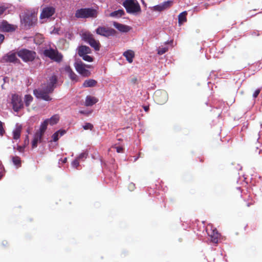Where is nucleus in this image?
Returning <instances> with one entry per match:
<instances>
[{"instance_id":"obj_51","label":"nucleus","mask_w":262,"mask_h":262,"mask_svg":"<svg viewBox=\"0 0 262 262\" xmlns=\"http://www.w3.org/2000/svg\"><path fill=\"white\" fill-rule=\"evenodd\" d=\"M3 176V173H2V171H0V180L2 179Z\"/></svg>"},{"instance_id":"obj_46","label":"nucleus","mask_w":262,"mask_h":262,"mask_svg":"<svg viewBox=\"0 0 262 262\" xmlns=\"http://www.w3.org/2000/svg\"><path fill=\"white\" fill-rule=\"evenodd\" d=\"M57 132L58 133L59 136H60V137L63 136L66 133L65 130H59Z\"/></svg>"},{"instance_id":"obj_6","label":"nucleus","mask_w":262,"mask_h":262,"mask_svg":"<svg viewBox=\"0 0 262 262\" xmlns=\"http://www.w3.org/2000/svg\"><path fill=\"white\" fill-rule=\"evenodd\" d=\"M123 5L129 13H134L140 12L141 8L139 3L134 0H125Z\"/></svg>"},{"instance_id":"obj_10","label":"nucleus","mask_w":262,"mask_h":262,"mask_svg":"<svg viewBox=\"0 0 262 262\" xmlns=\"http://www.w3.org/2000/svg\"><path fill=\"white\" fill-rule=\"evenodd\" d=\"M23 20L26 26H32L37 21V14L35 12H26Z\"/></svg>"},{"instance_id":"obj_18","label":"nucleus","mask_w":262,"mask_h":262,"mask_svg":"<svg viewBox=\"0 0 262 262\" xmlns=\"http://www.w3.org/2000/svg\"><path fill=\"white\" fill-rule=\"evenodd\" d=\"M208 234L210 236L211 241L214 243H217L218 240L220 238V234L216 230V229H214L211 230L210 232L208 231Z\"/></svg>"},{"instance_id":"obj_20","label":"nucleus","mask_w":262,"mask_h":262,"mask_svg":"<svg viewBox=\"0 0 262 262\" xmlns=\"http://www.w3.org/2000/svg\"><path fill=\"white\" fill-rule=\"evenodd\" d=\"M91 52V49L86 46H81L79 47L78 50V54L80 56L85 54H89Z\"/></svg>"},{"instance_id":"obj_33","label":"nucleus","mask_w":262,"mask_h":262,"mask_svg":"<svg viewBox=\"0 0 262 262\" xmlns=\"http://www.w3.org/2000/svg\"><path fill=\"white\" fill-rule=\"evenodd\" d=\"M167 51H168V48H166V47H165V48H160L158 50V54L159 55H163V54L166 53Z\"/></svg>"},{"instance_id":"obj_25","label":"nucleus","mask_w":262,"mask_h":262,"mask_svg":"<svg viewBox=\"0 0 262 262\" xmlns=\"http://www.w3.org/2000/svg\"><path fill=\"white\" fill-rule=\"evenodd\" d=\"M46 120H48V123L51 125H53L58 123L59 120V116L58 115H54L50 119H46Z\"/></svg>"},{"instance_id":"obj_40","label":"nucleus","mask_w":262,"mask_h":262,"mask_svg":"<svg viewBox=\"0 0 262 262\" xmlns=\"http://www.w3.org/2000/svg\"><path fill=\"white\" fill-rule=\"evenodd\" d=\"M113 148H115L116 149V151L118 153H121L123 151V148L120 146H114Z\"/></svg>"},{"instance_id":"obj_42","label":"nucleus","mask_w":262,"mask_h":262,"mask_svg":"<svg viewBox=\"0 0 262 262\" xmlns=\"http://www.w3.org/2000/svg\"><path fill=\"white\" fill-rule=\"evenodd\" d=\"M138 82L137 78L136 77H133L130 79V83L133 84H137Z\"/></svg>"},{"instance_id":"obj_21","label":"nucleus","mask_w":262,"mask_h":262,"mask_svg":"<svg viewBox=\"0 0 262 262\" xmlns=\"http://www.w3.org/2000/svg\"><path fill=\"white\" fill-rule=\"evenodd\" d=\"M123 56L126 58L129 63H132L135 56L134 52L132 50H127L123 53Z\"/></svg>"},{"instance_id":"obj_11","label":"nucleus","mask_w":262,"mask_h":262,"mask_svg":"<svg viewBox=\"0 0 262 262\" xmlns=\"http://www.w3.org/2000/svg\"><path fill=\"white\" fill-rule=\"evenodd\" d=\"M11 103L13 109L15 112H18L23 107V102L20 96L18 95L14 94L12 96Z\"/></svg>"},{"instance_id":"obj_41","label":"nucleus","mask_w":262,"mask_h":262,"mask_svg":"<svg viewBox=\"0 0 262 262\" xmlns=\"http://www.w3.org/2000/svg\"><path fill=\"white\" fill-rule=\"evenodd\" d=\"M25 147H26L25 145H23V146L19 145V146H17V149L18 151H19L20 152H23L24 151Z\"/></svg>"},{"instance_id":"obj_3","label":"nucleus","mask_w":262,"mask_h":262,"mask_svg":"<svg viewBox=\"0 0 262 262\" xmlns=\"http://www.w3.org/2000/svg\"><path fill=\"white\" fill-rule=\"evenodd\" d=\"M17 54L24 62H32L37 56L36 53L32 50L21 49L17 51Z\"/></svg>"},{"instance_id":"obj_28","label":"nucleus","mask_w":262,"mask_h":262,"mask_svg":"<svg viewBox=\"0 0 262 262\" xmlns=\"http://www.w3.org/2000/svg\"><path fill=\"white\" fill-rule=\"evenodd\" d=\"M124 14L123 10H118L115 11L110 14V16L112 17H119L122 16Z\"/></svg>"},{"instance_id":"obj_30","label":"nucleus","mask_w":262,"mask_h":262,"mask_svg":"<svg viewBox=\"0 0 262 262\" xmlns=\"http://www.w3.org/2000/svg\"><path fill=\"white\" fill-rule=\"evenodd\" d=\"M33 97L30 95H26L25 96V103L26 106H29L31 102L33 101Z\"/></svg>"},{"instance_id":"obj_9","label":"nucleus","mask_w":262,"mask_h":262,"mask_svg":"<svg viewBox=\"0 0 262 262\" xmlns=\"http://www.w3.org/2000/svg\"><path fill=\"white\" fill-rule=\"evenodd\" d=\"M154 98L155 101L157 104L161 105L167 101L168 96L166 92L161 90H157L154 93Z\"/></svg>"},{"instance_id":"obj_47","label":"nucleus","mask_w":262,"mask_h":262,"mask_svg":"<svg viewBox=\"0 0 262 262\" xmlns=\"http://www.w3.org/2000/svg\"><path fill=\"white\" fill-rule=\"evenodd\" d=\"M57 132L58 133L59 136H60V137L63 136L66 133L65 130H59Z\"/></svg>"},{"instance_id":"obj_50","label":"nucleus","mask_w":262,"mask_h":262,"mask_svg":"<svg viewBox=\"0 0 262 262\" xmlns=\"http://www.w3.org/2000/svg\"><path fill=\"white\" fill-rule=\"evenodd\" d=\"M67 162V158H65L62 160V163H66Z\"/></svg>"},{"instance_id":"obj_17","label":"nucleus","mask_w":262,"mask_h":262,"mask_svg":"<svg viewBox=\"0 0 262 262\" xmlns=\"http://www.w3.org/2000/svg\"><path fill=\"white\" fill-rule=\"evenodd\" d=\"M113 26L120 32L123 33L128 32L132 29V28L128 26L120 24L116 21L113 23Z\"/></svg>"},{"instance_id":"obj_45","label":"nucleus","mask_w":262,"mask_h":262,"mask_svg":"<svg viewBox=\"0 0 262 262\" xmlns=\"http://www.w3.org/2000/svg\"><path fill=\"white\" fill-rule=\"evenodd\" d=\"M29 143V136L28 135L26 136V138L24 140V145L25 146L27 145Z\"/></svg>"},{"instance_id":"obj_44","label":"nucleus","mask_w":262,"mask_h":262,"mask_svg":"<svg viewBox=\"0 0 262 262\" xmlns=\"http://www.w3.org/2000/svg\"><path fill=\"white\" fill-rule=\"evenodd\" d=\"M259 93H260V90H259V89L256 90L253 93V97L255 98H256L258 96V95H259Z\"/></svg>"},{"instance_id":"obj_14","label":"nucleus","mask_w":262,"mask_h":262,"mask_svg":"<svg viewBox=\"0 0 262 262\" xmlns=\"http://www.w3.org/2000/svg\"><path fill=\"white\" fill-rule=\"evenodd\" d=\"M16 27L13 25L9 24L7 21L3 20L0 25V30L1 31L11 32L15 30Z\"/></svg>"},{"instance_id":"obj_23","label":"nucleus","mask_w":262,"mask_h":262,"mask_svg":"<svg viewBox=\"0 0 262 262\" xmlns=\"http://www.w3.org/2000/svg\"><path fill=\"white\" fill-rule=\"evenodd\" d=\"M97 82L94 79H88L84 81L82 84L84 88L94 87L96 85Z\"/></svg>"},{"instance_id":"obj_24","label":"nucleus","mask_w":262,"mask_h":262,"mask_svg":"<svg viewBox=\"0 0 262 262\" xmlns=\"http://www.w3.org/2000/svg\"><path fill=\"white\" fill-rule=\"evenodd\" d=\"M21 126L19 125L17 126L16 128L13 132V138L14 140H17L19 139L20 136V134L21 132Z\"/></svg>"},{"instance_id":"obj_22","label":"nucleus","mask_w":262,"mask_h":262,"mask_svg":"<svg viewBox=\"0 0 262 262\" xmlns=\"http://www.w3.org/2000/svg\"><path fill=\"white\" fill-rule=\"evenodd\" d=\"M98 100L97 98L94 97L88 96L85 99V104L86 106H92L94 104L98 102Z\"/></svg>"},{"instance_id":"obj_8","label":"nucleus","mask_w":262,"mask_h":262,"mask_svg":"<svg viewBox=\"0 0 262 262\" xmlns=\"http://www.w3.org/2000/svg\"><path fill=\"white\" fill-rule=\"evenodd\" d=\"M74 66L76 71L82 76L84 77L90 76L91 72L88 70H86V68H90L91 66L85 64L81 61L76 62Z\"/></svg>"},{"instance_id":"obj_43","label":"nucleus","mask_w":262,"mask_h":262,"mask_svg":"<svg viewBox=\"0 0 262 262\" xmlns=\"http://www.w3.org/2000/svg\"><path fill=\"white\" fill-rule=\"evenodd\" d=\"M128 188L130 191L134 190L135 188V185L133 183H129L128 185Z\"/></svg>"},{"instance_id":"obj_1","label":"nucleus","mask_w":262,"mask_h":262,"mask_svg":"<svg viewBox=\"0 0 262 262\" xmlns=\"http://www.w3.org/2000/svg\"><path fill=\"white\" fill-rule=\"evenodd\" d=\"M57 82V76L55 75L51 76L47 83L42 84L40 88L33 91V94L38 99L47 101H51L52 99L49 94L53 92Z\"/></svg>"},{"instance_id":"obj_48","label":"nucleus","mask_w":262,"mask_h":262,"mask_svg":"<svg viewBox=\"0 0 262 262\" xmlns=\"http://www.w3.org/2000/svg\"><path fill=\"white\" fill-rule=\"evenodd\" d=\"M5 38L4 35L0 34V44L2 43Z\"/></svg>"},{"instance_id":"obj_26","label":"nucleus","mask_w":262,"mask_h":262,"mask_svg":"<svg viewBox=\"0 0 262 262\" xmlns=\"http://www.w3.org/2000/svg\"><path fill=\"white\" fill-rule=\"evenodd\" d=\"M48 120H45L40 125L39 130L36 132L38 134H40L42 135H43L46 130L47 129V126L48 125V123L47 122Z\"/></svg>"},{"instance_id":"obj_35","label":"nucleus","mask_w":262,"mask_h":262,"mask_svg":"<svg viewBox=\"0 0 262 262\" xmlns=\"http://www.w3.org/2000/svg\"><path fill=\"white\" fill-rule=\"evenodd\" d=\"M79 160H78V159H77V158L74 160L72 163V165L73 167L76 168H77V167L79 166Z\"/></svg>"},{"instance_id":"obj_38","label":"nucleus","mask_w":262,"mask_h":262,"mask_svg":"<svg viewBox=\"0 0 262 262\" xmlns=\"http://www.w3.org/2000/svg\"><path fill=\"white\" fill-rule=\"evenodd\" d=\"M8 7L5 6H0V15H2L4 12L8 9Z\"/></svg>"},{"instance_id":"obj_15","label":"nucleus","mask_w":262,"mask_h":262,"mask_svg":"<svg viewBox=\"0 0 262 262\" xmlns=\"http://www.w3.org/2000/svg\"><path fill=\"white\" fill-rule=\"evenodd\" d=\"M65 72L68 74L70 79L73 82H76L78 81L79 78L77 75L74 72L71 68L69 66H66L64 68Z\"/></svg>"},{"instance_id":"obj_16","label":"nucleus","mask_w":262,"mask_h":262,"mask_svg":"<svg viewBox=\"0 0 262 262\" xmlns=\"http://www.w3.org/2000/svg\"><path fill=\"white\" fill-rule=\"evenodd\" d=\"M172 4V2L170 1L165 2L161 4L154 6L153 9L155 11L161 12L170 7Z\"/></svg>"},{"instance_id":"obj_5","label":"nucleus","mask_w":262,"mask_h":262,"mask_svg":"<svg viewBox=\"0 0 262 262\" xmlns=\"http://www.w3.org/2000/svg\"><path fill=\"white\" fill-rule=\"evenodd\" d=\"M43 54L46 57L57 62H60L62 60V55L57 49L52 48L46 49L43 51Z\"/></svg>"},{"instance_id":"obj_2","label":"nucleus","mask_w":262,"mask_h":262,"mask_svg":"<svg viewBox=\"0 0 262 262\" xmlns=\"http://www.w3.org/2000/svg\"><path fill=\"white\" fill-rule=\"evenodd\" d=\"M98 12L93 8H81L76 11L75 16L78 18H96Z\"/></svg>"},{"instance_id":"obj_37","label":"nucleus","mask_w":262,"mask_h":262,"mask_svg":"<svg viewBox=\"0 0 262 262\" xmlns=\"http://www.w3.org/2000/svg\"><path fill=\"white\" fill-rule=\"evenodd\" d=\"M5 131L3 127V123L2 121H0V135L3 136V135L5 134Z\"/></svg>"},{"instance_id":"obj_29","label":"nucleus","mask_w":262,"mask_h":262,"mask_svg":"<svg viewBox=\"0 0 262 262\" xmlns=\"http://www.w3.org/2000/svg\"><path fill=\"white\" fill-rule=\"evenodd\" d=\"M12 160L13 164L17 167L21 166V160L20 158L18 156L12 157Z\"/></svg>"},{"instance_id":"obj_34","label":"nucleus","mask_w":262,"mask_h":262,"mask_svg":"<svg viewBox=\"0 0 262 262\" xmlns=\"http://www.w3.org/2000/svg\"><path fill=\"white\" fill-rule=\"evenodd\" d=\"M87 156H88V153H86V152H83L81 153L78 156V157L77 158V159H78V160H80V159H85V158H86Z\"/></svg>"},{"instance_id":"obj_31","label":"nucleus","mask_w":262,"mask_h":262,"mask_svg":"<svg viewBox=\"0 0 262 262\" xmlns=\"http://www.w3.org/2000/svg\"><path fill=\"white\" fill-rule=\"evenodd\" d=\"M81 57H82V59L86 61L92 62L93 61V58L88 54H85Z\"/></svg>"},{"instance_id":"obj_13","label":"nucleus","mask_w":262,"mask_h":262,"mask_svg":"<svg viewBox=\"0 0 262 262\" xmlns=\"http://www.w3.org/2000/svg\"><path fill=\"white\" fill-rule=\"evenodd\" d=\"M55 12V9L53 7H47L42 9L40 15V18H48L52 16Z\"/></svg>"},{"instance_id":"obj_4","label":"nucleus","mask_w":262,"mask_h":262,"mask_svg":"<svg viewBox=\"0 0 262 262\" xmlns=\"http://www.w3.org/2000/svg\"><path fill=\"white\" fill-rule=\"evenodd\" d=\"M82 39L88 43L95 51L100 50L101 45L98 40H96L94 35L90 32H83L81 35Z\"/></svg>"},{"instance_id":"obj_32","label":"nucleus","mask_w":262,"mask_h":262,"mask_svg":"<svg viewBox=\"0 0 262 262\" xmlns=\"http://www.w3.org/2000/svg\"><path fill=\"white\" fill-rule=\"evenodd\" d=\"M83 128L84 130H92L93 128V125L90 123H86L85 125L83 126Z\"/></svg>"},{"instance_id":"obj_39","label":"nucleus","mask_w":262,"mask_h":262,"mask_svg":"<svg viewBox=\"0 0 262 262\" xmlns=\"http://www.w3.org/2000/svg\"><path fill=\"white\" fill-rule=\"evenodd\" d=\"M52 138H53V140L54 141V142H56L57 141L58 139H59V134H58V133H57V132H55L53 135H52Z\"/></svg>"},{"instance_id":"obj_19","label":"nucleus","mask_w":262,"mask_h":262,"mask_svg":"<svg viewBox=\"0 0 262 262\" xmlns=\"http://www.w3.org/2000/svg\"><path fill=\"white\" fill-rule=\"evenodd\" d=\"M42 136L43 135H41L40 134H38L37 132L35 133L33 140L32 142V147L33 148H35L37 146L38 142H41Z\"/></svg>"},{"instance_id":"obj_12","label":"nucleus","mask_w":262,"mask_h":262,"mask_svg":"<svg viewBox=\"0 0 262 262\" xmlns=\"http://www.w3.org/2000/svg\"><path fill=\"white\" fill-rule=\"evenodd\" d=\"M19 60L17 58L16 56V54L15 53H13L12 52H10L7 54L4 55L0 59V62L1 63H8V62H16Z\"/></svg>"},{"instance_id":"obj_27","label":"nucleus","mask_w":262,"mask_h":262,"mask_svg":"<svg viewBox=\"0 0 262 262\" xmlns=\"http://www.w3.org/2000/svg\"><path fill=\"white\" fill-rule=\"evenodd\" d=\"M187 15V12L186 11H184L181 13L178 16V20L179 23L180 24H182L184 22L187 21L186 15Z\"/></svg>"},{"instance_id":"obj_7","label":"nucleus","mask_w":262,"mask_h":262,"mask_svg":"<svg viewBox=\"0 0 262 262\" xmlns=\"http://www.w3.org/2000/svg\"><path fill=\"white\" fill-rule=\"evenodd\" d=\"M97 34L106 37L113 36L116 34V31L110 27L105 26H99L95 30Z\"/></svg>"},{"instance_id":"obj_36","label":"nucleus","mask_w":262,"mask_h":262,"mask_svg":"<svg viewBox=\"0 0 262 262\" xmlns=\"http://www.w3.org/2000/svg\"><path fill=\"white\" fill-rule=\"evenodd\" d=\"M248 202L246 204L247 207H250V206L253 205L254 204V201L252 200V199L249 196L248 198Z\"/></svg>"},{"instance_id":"obj_49","label":"nucleus","mask_w":262,"mask_h":262,"mask_svg":"<svg viewBox=\"0 0 262 262\" xmlns=\"http://www.w3.org/2000/svg\"><path fill=\"white\" fill-rule=\"evenodd\" d=\"M143 108L145 112H148L149 109V106H143Z\"/></svg>"}]
</instances>
